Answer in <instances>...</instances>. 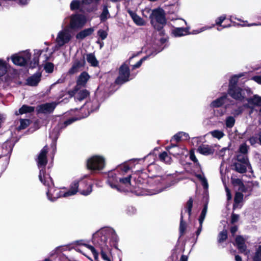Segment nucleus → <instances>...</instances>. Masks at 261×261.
Listing matches in <instances>:
<instances>
[{
  "instance_id": "39",
  "label": "nucleus",
  "mask_w": 261,
  "mask_h": 261,
  "mask_svg": "<svg viewBox=\"0 0 261 261\" xmlns=\"http://www.w3.org/2000/svg\"><path fill=\"white\" fill-rule=\"evenodd\" d=\"M237 161L238 162L249 164L247 154L239 153L237 156Z\"/></svg>"
},
{
  "instance_id": "34",
  "label": "nucleus",
  "mask_w": 261,
  "mask_h": 261,
  "mask_svg": "<svg viewBox=\"0 0 261 261\" xmlns=\"http://www.w3.org/2000/svg\"><path fill=\"white\" fill-rule=\"evenodd\" d=\"M8 65L7 62L3 59H0V76L5 74L8 70Z\"/></svg>"
},
{
  "instance_id": "13",
  "label": "nucleus",
  "mask_w": 261,
  "mask_h": 261,
  "mask_svg": "<svg viewBox=\"0 0 261 261\" xmlns=\"http://www.w3.org/2000/svg\"><path fill=\"white\" fill-rule=\"evenodd\" d=\"M193 206V200L192 198H190L187 202L186 208L184 211H182L181 213V217H180V232L182 234L185 232L186 229V223L183 220V217L184 213H187L189 217L191 215V210Z\"/></svg>"
},
{
  "instance_id": "27",
  "label": "nucleus",
  "mask_w": 261,
  "mask_h": 261,
  "mask_svg": "<svg viewBox=\"0 0 261 261\" xmlns=\"http://www.w3.org/2000/svg\"><path fill=\"white\" fill-rule=\"evenodd\" d=\"M227 99V95H224L221 97L218 98L217 99L213 100L210 106L212 108H218L221 106L223 104H224Z\"/></svg>"
},
{
  "instance_id": "60",
  "label": "nucleus",
  "mask_w": 261,
  "mask_h": 261,
  "mask_svg": "<svg viewBox=\"0 0 261 261\" xmlns=\"http://www.w3.org/2000/svg\"><path fill=\"white\" fill-rule=\"evenodd\" d=\"M76 120V119H73V118L69 119L66 120V121H65L64 125H65V126H66L68 125L71 124L73 122H74Z\"/></svg>"
},
{
  "instance_id": "57",
  "label": "nucleus",
  "mask_w": 261,
  "mask_h": 261,
  "mask_svg": "<svg viewBox=\"0 0 261 261\" xmlns=\"http://www.w3.org/2000/svg\"><path fill=\"white\" fill-rule=\"evenodd\" d=\"M181 137H182V140H186L190 138L189 135L188 134L181 132Z\"/></svg>"
},
{
  "instance_id": "58",
  "label": "nucleus",
  "mask_w": 261,
  "mask_h": 261,
  "mask_svg": "<svg viewBox=\"0 0 261 261\" xmlns=\"http://www.w3.org/2000/svg\"><path fill=\"white\" fill-rule=\"evenodd\" d=\"M239 215L237 214H233L231 216V222L232 223H234L237 222L239 219Z\"/></svg>"
},
{
  "instance_id": "10",
  "label": "nucleus",
  "mask_w": 261,
  "mask_h": 261,
  "mask_svg": "<svg viewBox=\"0 0 261 261\" xmlns=\"http://www.w3.org/2000/svg\"><path fill=\"white\" fill-rule=\"evenodd\" d=\"M31 58V54L28 50H25L15 54L11 57L13 63L18 66H24L30 61Z\"/></svg>"
},
{
  "instance_id": "64",
  "label": "nucleus",
  "mask_w": 261,
  "mask_h": 261,
  "mask_svg": "<svg viewBox=\"0 0 261 261\" xmlns=\"http://www.w3.org/2000/svg\"><path fill=\"white\" fill-rule=\"evenodd\" d=\"M237 230H238V228L237 226H233L231 228L230 231H231V233L233 235L237 232Z\"/></svg>"
},
{
  "instance_id": "19",
  "label": "nucleus",
  "mask_w": 261,
  "mask_h": 261,
  "mask_svg": "<svg viewBox=\"0 0 261 261\" xmlns=\"http://www.w3.org/2000/svg\"><path fill=\"white\" fill-rule=\"evenodd\" d=\"M74 95L75 99L82 101L86 98L89 94V92L86 89L79 90L77 87H76L74 90L71 92Z\"/></svg>"
},
{
  "instance_id": "29",
  "label": "nucleus",
  "mask_w": 261,
  "mask_h": 261,
  "mask_svg": "<svg viewBox=\"0 0 261 261\" xmlns=\"http://www.w3.org/2000/svg\"><path fill=\"white\" fill-rule=\"evenodd\" d=\"M75 243L79 245L84 246L88 248L92 253L95 259H97L98 258V254L92 246L86 243L85 241L84 240L77 241Z\"/></svg>"
},
{
  "instance_id": "52",
  "label": "nucleus",
  "mask_w": 261,
  "mask_h": 261,
  "mask_svg": "<svg viewBox=\"0 0 261 261\" xmlns=\"http://www.w3.org/2000/svg\"><path fill=\"white\" fill-rule=\"evenodd\" d=\"M148 58V56L144 57L142 58L139 61H138L136 64L133 66V69H136L139 68L142 64L143 62L146 60Z\"/></svg>"
},
{
  "instance_id": "14",
  "label": "nucleus",
  "mask_w": 261,
  "mask_h": 261,
  "mask_svg": "<svg viewBox=\"0 0 261 261\" xmlns=\"http://www.w3.org/2000/svg\"><path fill=\"white\" fill-rule=\"evenodd\" d=\"M95 244L99 246L101 248V256L102 258L106 261H111L109 256L110 248L107 244L105 245L99 242V239L94 242Z\"/></svg>"
},
{
  "instance_id": "63",
  "label": "nucleus",
  "mask_w": 261,
  "mask_h": 261,
  "mask_svg": "<svg viewBox=\"0 0 261 261\" xmlns=\"http://www.w3.org/2000/svg\"><path fill=\"white\" fill-rule=\"evenodd\" d=\"M226 148H223L220 150V156H223L224 155L225 152L227 150Z\"/></svg>"
},
{
  "instance_id": "26",
  "label": "nucleus",
  "mask_w": 261,
  "mask_h": 261,
  "mask_svg": "<svg viewBox=\"0 0 261 261\" xmlns=\"http://www.w3.org/2000/svg\"><path fill=\"white\" fill-rule=\"evenodd\" d=\"M90 78L89 75L86 72H83L79 76L77 81L76 87L85 86Z\"/></svg>"
},
{
  "instance_id": "49",
  "label": "nucleus",
  "mask_w": 261,
  "mask_h": 261,
  "mask_svg": "<svg viewBox=\"0 0 261 261\" xmlns=\"http://www.w3.org/2000/svg\"><path fill=\"white\" fill-rule=\"evenodd\" d=\"M97 35L101 40H104L107 37L108 33L103 30L100 29L97 32Z\"/></svg>"
},
{
  "instance_id": "30",
  "label": "nucleus",
  "mask_w": 261,
  "mask_h": 261,
  "mask_svg": "<svg viewBox=\"0 0 261 261\" xmlns=\"http://www.w3.org/2000/svg\"><path fill=\"white\" fill-rule=\"evenodd\" d=\"M82 4L83 5H92L90 8L87 9V11L88 12H92L97 10L98 3L96 0H82Z\"/></svg>"
},
{
  "instance_id": "55",
  "label": "nucleus",
  "mask_w": 261,
  "mask_h": 261,
  "mask_svg": "<svg viewBox=\"0 0 261 261\" xmlns=\"http://www.w3.org/2000/svg\"><path fill=\"white\" fill-rule=\"evenodd\" d=\"M190 158L192 161H193L195 163H197L198 162V160L196 159L194 152L193 150H191L190 152Z\"/></svg>"
},
{
  "instance_id": "35",
  "label": "nucleus",
  "mask_w": 261,
  "mask_h": 261,
  "mask_svg": "<svg viewBox=\"0 0 261 261\" xmlns=\"http://www.w3.org/2000/svg\"><path fill=\"white\" fill-rule=\"evenodd\" d=\"M34 110V108L33 107H30L26 105H23L22 107L20 108L19 110V114H23L27 113H30L33 112ZM16 115H18L17 112H16Z\"/></svg>"
},
{
  "instance_id": "38",
  "label": "nucleus",
  "mask_w": 261,
  "mask_h": 261,
  "mask_svg": "<svg viewBox=\"0 0 261 261\" xmlns=\"http://www.w3.org/2000/svg\"><path fill=\"white\" fill-rule=\"evenodd\" d=\"M210 133L214 138H217L219 140L223 138L225 135L224 132L220 130H214L213 131H211Z\"/></svg>"
},
{
  "instance_id": "40",
  "label": "nucleus",
  "mask_w": 261,
  "mask_h": 261,
  "mask_svg": "<svg viewBox=\"0 0 261 261\" xmlns=\"http://www.w3.org/2000/svg\"><path fill=\"white\" fill-rule=\"evenodd\" d=\"M197 177L201 181V184L203 188L205 190H207L208 188V185L206 178L203 175L201 174L197 175Z\"/></svg>"
},
{
  "instance_id": "53",
  "label": "nucleus",
  "mask_w": 261,
  "mask_h": 261,
  "mask_svg": "<svg viewBox=\"0 0 261 261\" xmlns=\"http://www.w3.org/2000/svg\"><path fill=\"white\" fill-rule=\"evenodd\" d=\"M215 26V24H213L212 26L211 27H204L202 28H201L200 29H199V30H195V31H194V34H198L199 33H201L204 31H205L206 30H208V29H210L211 28H212L213 27H214Z\"/></svg>"
},
{
  "instance_id": "28",
  "label": "nucleus",
  "mask_w": 261,
  "mask_h": 261,
  "mask_svg": "<svg viewBox=\"0 0 261 261\" xmlns=\"http://www.w3.org/2000/svg\"><path fill=\"white\" fill-rule=\"evenodd\" d=\"M250 166L249 164L243 163L241 162H237L234 163L235 170L241 173H245L246 171L247 167Z\"/></svg>"
},
{
  "instance_id": "20",
  "label": "nucleus",
  "mask_w": 261,
  "mask_h": 261,
  "mask_svg": "<svg viewBox=\"0 0 261 261\" xmlns=\"http://www.w3.org/2000/svg\"><path fill=\"white\" fill-rule=\"evenodd\" d=\"M94 31L93 28H89L84 29L76 34L75 38L77 40H82L86 37L90 36Z\"/></svg>"
},
{
  "instance_id": "6",
  "label": "nucleus",
  "mask_w": 261,
  "mask_h": 261,
  "mask_svg": "<svg viewBox=\"0 0 261 261\" xmlns=\"http://www.w3.org/2000/svg\"><path fill=\"white\" fill-rule=\"evenodd\" d=\"M108 237L110 238L114 243H116L118 241V237L115 230L112 228H107L98 232L93 236V242L99 239L100 242L103 243L105 245L107 244Z\"/></svg>"
},
{
  "instance_id": "11",
  "label": "nucleus",
  "mask_w": 261,
  "mask_h": 261,
  "mask_svg": "<svg viewBox=\"0 0 261 261\" xmlns=\"http://www.w3.org/2000/svg\"><path fill=\"white\" fill-rule=\"evenodd\" d=\"M53 53V51L49 50L48 48L47 47L45 49L42 50H34V58L33 65H31L32 68L35 67L38 65L39 62V57L42 59L43 61H46L49 60Z\"/></svg>"
},
{
  "instance_id": "46",
  "label": "nucleus",
  "mask_w": 261,
  "mask_h": 261,
  "mask_svg": "<svg viewBox=\"0 0 261 261\" xmlns=\"http://www.w3.org/2000/svg\"><path fill=\"white\" fill-rule=\"evenodd\" d=\"M227 238V231L226 230H223L222 231L218 236V242L219 243L223 242L225 241Z\"/></svg>"
},
{
  "instance_id": "3",
  "label": "nucleus",
  "mask_w": 261,
  "mask_h": 261,
  "mask_svg": "<svg viewBox=\"0 0 261 261\" xmlns=\"http://www.w3.org/2000/svg\"><path fill=\"white\" fill-rule=\"evenodd\" d=\"M242 76L241 74L233 75L229 81L228 94L233 98L242 101L246 97V93L250 92V90L242 89L236 86L239 77Z\"/></svg>"
},
{
  "instance_id": "43",
  "label": "nucleus",
  "mask_w": 261,
  "mask_h": 261,
  "mask_svg": "<svg viewBox=\"0 0 261 261\" xmlns=\"http://www.w3.org/2000/svg\"><path fill=\"white\" fill-rule=\"evenodd\" d=\"M226 16L225 15H222L219 17L217 18L216 19V24L218 25H220V27H222L223 28H228L230 26V25H222V23L225 20Z\"/></svg>"
},
{
  "instance_id": "9",
  "label": "nucleus",
  "mask_w": 261,
  "mask_h": 261,
  "mask_svg": "<svg viewBox=\"0 0 261 261\" xmlns=\"http://www.w3.org/2000/svg\"><path fill=\"white\" fill-rule=\"evenodd\" d=\"M129 62H126L124 63L119 68V76L115 80L116 84L118 85H122L133 77H130V71L128 67Z\"/></svg>"
},
{
  "instance_id": "18",
  "label": "nucleus",
  "mask_w": 261,
  "mask_h": 261,
  "mask_svg": "<svg viewBox=\"0 0 261 261\" xmlns=\"http://www.w3.org/2000/svg\"><path fill=\"white\" fill-rule=\"evenodd\" d=\"M56 102L46 103L39 106L38 111L43 113L52 112L57 106Z\"/></svg>"
},
{
  "instance_id": "42",
  "label": "nucleus",
  "mask_w": 261,
  "mask_h": 261,
  "mask_svg": "<svg viewBox=\"0 0 261 261\" xmlns=\"http://www.w3.org/2000/svg\"><path fill=\"white\" fill-rule=\"evenodd\" d=\"M207 210V204H205L202 209L201 215L199 218V222L200 225H202L203 222L205 219L206 213Z\"/></svg>"
},
{
  "instance_id": "25",
  "label": "nucleus",
  "mask_w": 261,
  "mask_h": 261,
  "mask_svg": "<svg viewBox=\"0 0 261 261\" xmlns=\"http://www.w3.org/2000/svg\"><path fill=\"white\" fill-rule=\"evenodd\" d=\"M189 29L184 28H175L172 31V35L176 37H181L188 34Z\"/></svg>"
},
{
  "instance_id": "16",
  "label": "nucleus",
  "mask_w": 261,
  "mask_h": 261,
  "mask_svg": "<svg viewBox=\"0 0 261 261\" xmlns=\"http://www.w3.org/2000/svg\"><path fill=\"white\" fill-rule=\"evenodd\" d=\"M163 188H160L156 190H147L145 189H142L138 188L134 191V192L136 195L139 196H143V195H152L154 194H156L157 193H160L163 191L164 189Z\"/></svg>"
},
{
  "instance_id": "45",
  "label": "nucleus",
  "mask_w": 261,
  "mask_h": 261,
  "mask_svg": "<svg viewBox=\"0 0 261 261\" xmlns=\"http://www.w3.org/2000/svg\"><path fill=\"white\" fill-rule=\"evenodd\" d=\"M243 195L241 192H237L234 197V204L233 205L234 208L237 207L238 204H239L243 199Z\"/></svg>"
},
{
  "instance_id": "51",
  "label": "nucleus",
  "mask_w": 261,
  "mask_h": 261,
  "mask_svg": "<svg viewBox=\"0 0 261 261\" xmlns=\"http://www.w3.org/2000/svg\"><path fill=\"white\" fill-rule=\"evenodd\" d=\"M181 140H182V137H181V133L180 132L173 136V137L172 138V139L171 140V142L175 141L176 142H177Z\"/></svg>"
},
{
  "instance_id": "37",
  "label": "nucleus",
  "mask_w": 261,
  "mask_h": 261,
  "mask_svg": "<svg viewBox=\"0 0 261 261\" xmlns=\"http://www.w3.org/2000/svg\"><path fill=\"white\" fill-rule=\"evenodd\" d=\"M236 120L234 117L229 116L226 118L225 125L227 128H232L235 123Z\"/></svg>"
},
{
  "instance_id": "5",
  "label": "nucleus",
  "mask_w": 261,
  "mask_h": 261,
  "mask_svg": "<svg viewBox=\"0 0 261 261\" xmlns=\"http://www.w3.org/2000/svg\"><path fill=\"white\" fill-rule=\"evenodd\" d=\"M87 22V18L84 14L75 13L69 17V23L67 27L70 30L77 31L82 29Z\"/></svg>"
},
{
  "instance_id": "15",
  "label": "nucleus",
  "mask_w": 261,
  "mask_h": 261,
  "mask_svg": "<svg viewBox=\"0 0 261 261\" xmlns=\"http://www.w3.org/2000/svg\"><path fill=\"white\" fill-rule=\"evenodd\" d=\"M85 64V61L84 59L75 60L73 62L71 68L69 69V73L72 74L79 72L84 66Z\"/></svg>"
},
{
  "instance_id": "61",
  "label": "nucleus",
  "mask_w": 261,
  "mask_h": 261,
  "mask_svg": "<svg viewBox=\"0 0 261 261\" xmlns=\"http://www.w3.org/2000/svg\"><path fill=\"white\" fill-rule=\"evenodd\" d=\"M237 182L239 184L240 187L239 190L241 191H244V186L243 184L241 182V180L239 179L237 180Z\"/></svg>"
},
{
  "instance_id": "4",
  "label": "nucleus",
  "mask_w": 261,
  "mask_h": 261,
  "mask_svg": "<svg viewBox=\"0 0 261 261\" xmlns=\"http://www.w3.org/2000/svg\"><path fill=\"white\" fill-rule=\"evenodd\" d=\"M62 29L57 34L55 49L66 46L71 42L73 37V33L69 27L65 26L64 23H62Z\"/></svg>"
},
{
  "instance_id": "17",
  "label": "nucleus",
  "mask_w": 261,
  "mask_h": 261,
  "mask_svg": "<svg viewBox=\"0 0 261 261\" xmlns=\"http://www.w3.org/2000/svg\"><path fill=\"white\" fill-rule=\"evenodd\" d=\"M236 244L241 253L248 256L249 251L246 249L245 240L241 236L237 237L236 239Z\"/></svg>"
},
{
  "instance_id": "44",
  "label": "nucleus",
  "mask_w": 261,
  "mask_h": 261,
  "mask_svg": "<svg viewBox=\"0 0 261 261\" xmlns=\"http://www.w3.org/2000/svg\"><path fill=\"white\" fill-rule=\"evenodd\" d=\"M54 65L50 62H46L44 65V69L47 73H52L54 71Z\"/></svg>"
},
{
  "instance_id": "62",
  "label": "nucleus",
  "mask_w": 261,
  "mask_h": 261,
  "mask_svg": "<svg viewBox=\"0 0 261 261\" xmlns=\"http://www.w3.org/2000/svg\"><path fill=\"white\" fill-rule=\"evenodd\" d=\"M248 186L249 187H250L251 186H252V187H258V182H257L256 181H251V182H248Z\"/></svg>"
},
{
  "instance_id": "33",
  "label": "nucleus",
  "mask_w": 261,
  "mask_h": 261,
  "mask_svg": "<svg viewBox=\"0 0 261 261\" xmlns=\"http://www.w3.org/2000/svg\"><path fill=\"white\" fill-rule=\"evenodd\" d=\"M86 59L87 62L90 65L94 67H96L98 65V62L96 60L95 56L92 54H89L87 55Z\"/></svg>"
},
{
  "instance_id": "32",
  "label": "nucleus",
  "mask_w": 261,
  "mask_h": 261,
  "mask_svg": "<svg viewBox=\"0 0 261 261\" xmlns=\"http://www.w3.org/2000/svg\"><path fill=\"white\" fill-rule=\"evenodd\" d=\"M59 136L58 128H54L49 134V137L53 140V143L55 144V142L57 140ZM53 151L54 153L56 151V145L53 144L52 145Z\"/></svg>"
},
{
  "instance_id": "48",
  "label": "nucleus",
  "mask_w": 261,
  "mask_h": 261,
  "mask_svg": "<svg viewBox=\"0 0 261 261\" xmlns=\"http://www.w3.org/2000/svg\"><path fill=\"white\" fill-rule=\"evenodd\" d=\"M253 259L254 261H261V245L257 248Z\"/></svg>"
},
{
  "instance_id": "23",
  "label": "nucleus",
  "mask_w": 261,
  "mask_h": 261,
  "mask_svg": "<svg viewBox=\"0 0 261 261\" xmlns=\"http://www.w3.org/2000/svg\"><path fill=\"white\" fill-rule=\"evenodd\" d=\"M41 74L37 72L27 79V84L31 86H35L38 85L41 80Z\"/></svg>"
},
{
  "instance_id": "12",
  "label": "nucleus",
  "mask_w": 261,
  "mask_h": 261,
  "mask_svg": "<svg viewBox=\"0 0 261 261\" xmlns=\"http://www.w3.org/2000/svg\"><path fill=\"white\" fill-rule=\"evenodd\" d=\"M133 2L130 1L128 2L127 6H126L127 11L132 17L134 22L138 25H144L145 24L144 20L141 18L140 16L137 15L135 12L136 10L137 9V5H135L134 7H133V10H132V8L130 7V4H133Z\"/></svg>"
},
{
  "instance_id": "54",
  "label": "nucleus",
  "mask_w": 261,
  "mask_h": 261,
  "mask_svg": "<svg viewBox=\"0 0 261 261\" xmlns=\"http://www.w3.org/2000/svg\"><path fill=\"white\" fill-rule=\"evenodd\" d=\"M252 80L261 85V74L253 76Z\"/></svg>"
},
{
  "instance_id": "2",
  "label": "nucleus",
  "mask_w": 261,
  "mask_h": 261,
  "mask_svg": "<svg viewBox=\"0 0 261 261\" xmlns=\"http://www.w3.org/2000/svg\"><path fill=\"white\" fill-rule=\"evenodd\" d=\"M130 170L128 165L124 163L120 165L114 170L108 173V182L111 187L118 191L131 190V175L125 176Z\"/></svg>"
},
{
  "instance_id": "24",
  "label": "nucleus",
  "mask_w": 261,
  "mask_h": 261,
  "mask_svg": "<svg viewBox=\"0 0 261 261\" xmlns=\"http://www.w3.org/2000/svg\"><path fill=\"white\" fill-rule=\"evenodd\" d=\"M166 149L174 156L184 153L183 149L176 144H172L170 146H168Z\"/></svg>"
},
{
  "instance_id": "21",
  "label": "nucleus",
  "mask_w": 261,
  "mask_h": 261,
  "mask_svg": "<svg viewBox=\"0 0 261 261\" xmlns=\"http://www.w3.org/2000/svg\"><path fill=\"white\" fill-rule=\"evenodd\" d=\"M197 151L200 154L205 155H208L210 154H212L214 153V148L212 146H210L206 144H202L198 147Z\"/></svg>"
},
{
  "instance_id": "22",
  "label": "nucleus",
  "mask_w": 261,
  "mask_h": 261,
  "mask_svg": "<svg viewBox=\"0 0 261 261\" xmlns=\"http://www.w3.org/2000/svg\"><path fill=\"white\" fill-rule=\"evenodd\" d=\"M248 104L246 107L253 108L254 106H261V97L254 95L252 97L247 99Z\"/></svg>"
},
{
  "instance_id": "56",
  "label": "nucleus",
  "mask_w": 261,
  "mask_h": 261,
  "mask_svg": "<svg viewBox=\"0 0 261 261\" xmlns=\"http://www.w3.org/2000/svg\"><path fill=\"white\" fill-rule=\"evenodd\" d=\"M249 141L251 145H254L257 142L258 139L256 137H252L249 139Z\"/></svg>"
},
{
  "instance_id": "7",
  "label": "nucleus",
  "mask_w": 261,
  "mask_h": 261,
  "mask_svg": "<svg viewBox=\"0 0 261 261\" xmlns=\"http://www.w3.org/2000/svg\"><path fill=\"white\" fill-rule=\"evenodd\" d=\"M150 18L151 24L158 30H160L163 25L166 23L164 11L161 9L153 10L150 15Z\"/></svg>"
},
{
  "instance_id": "1",
  "label": "nucleus",
  "mask_w": 261,
  "mask_h": 261,
  "mask_svg": "<svg viewBox=\"0 0 261 261\" xmlns=\"http://www.w3.org/2000/svg\"><path fill=\"white\" fill-rule=\"evenodd\" d=\"M48 152L47 146H45L39 153L37 160V165L40 170L39 178L40 181L47 187L46 195L48 199L51 201H54L61 197H68L75 195L77 192L83 195H89L92 191V184L87 180L81 179L74 181L70 186V189L66 192L62 191L54 187L52 179L49 175L46 173L45 166L47 163L46 154Z\"/></svg>"
},
{
  "instance_id": "36",
  "label": "nucleus",
  "mask_w": 261,
  "mask_h": 261,
  "mask_svg": "<svg viewBox=\"0 0 261 261\" xmlns=\"http://www.w3.org/2000/svg\"><path fill=\"white\" fill-rule=\"evenodd\" d=\"M161 161L164 162L167 164H170L172 161L171 158L168 154L166 152H163L161 153L159 156Z\"/></svg>"
},
{
  "instance_id": "50",
  "label": "nucleus",
  "mask_w": 261,
  "mask_h": 261,
  "mask_svg": "<svg viewBox=\"0 0 261 261\" xmlns=\"http://www.w3.org/2000/svg\"><path fill=\"white\" fill-rule=\"evenodd\" d=\"M248 151V146L245 143L241 145L239 148V153L246 154Z\"/></svg>"
},
{
  "instance_id": "47",
  "label": "nucleus",
  "mask_w": 261,
  "mask_h": 261,
  "mask_svg": "<svg viewBox=\"0 0 261 261\" xmlns=\"http://www.w3.org/2000/svg\"><path fill=\"white\" fill-rule=\"evenodd\" d=\"M20 125L18 126V129H23L25 128L30 124V120L28 119H20Z\"/></svg>"
},
{
  "instance_id": "41",
  "label": "nucleus",
  "mask_w": 261,
  "mask_h": 261,
  "mask_svg": "<svg viewBox=\"0 0 261 261\" xmlns=\"http://www.w3.org/2000/svg\"><path fill=\"white\" fill-rule=\"evenodd\" d=\"M81 5L80 0H73L70 4V8L72 11H75L79 9Z\"/></svg>"
},
{
  "instance_id": "31",
  "label": "nucleus",
  "mask_w": 261,
  "mask_h": 261,
  "mask_svg": "<svg viewBox=\"0 0 261 261\" xmlns=\"http://www.w3.org/2000/svg\"><path fill=\"white\" fill-rule=\"evenodd\" d=\"M111 17L110 14L106 5H104L102 8V11L99 16V18L101 22H105L108 19Z\"/></svg>"
},
{
  "instance_id": "59",
  "label": "nucleus",
  "mask_w": 261,
  "mask_h": 261,
  "mask_svg": "<svg viewBox=\"0 0 261 261\" xmlns=\"http://www.w3.org/2000/svg\"><path fill=\"white\" fill-rule=\"evenodd\" d=\"M225 191L226 192V195H227V200H230L231 198V196L230 194V192L229 190V189L225 186Z\"/></svg>"
},
{
  "instance_id": "8",
  "label": "nucleus",
  "mask_w": 261,
  "mask_h": 261,
  "mask_svg": "<svg viewBox=\"0 0 261 261\" xmlns=\"http://www.w3.org/2000/svg\"><path fill=\"white\" fill-rule=\"evenodd\" d=\"M106 164V159L104 156L99 155H95L90 158L87 162V165L89 169L93 170H102Z\"/></svg>"
}]
</instances>
